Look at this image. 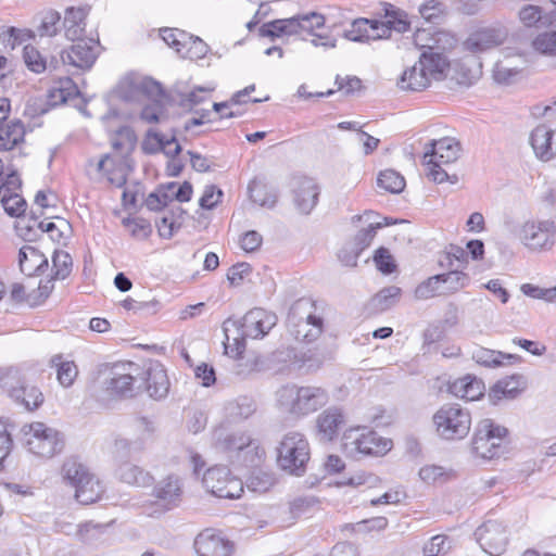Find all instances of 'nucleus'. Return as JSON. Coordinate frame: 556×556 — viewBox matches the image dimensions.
<instances>
[{"mask_svg":"<svg viewBox=\"0 0 556 556\" xmlns=\"http://www.w3.org/2000/svg\"><path fill=\"white\" fill-rule=\"evenodd\" d=\"M328 401L329 396L326 390L314 386L286 384L276 391L278 408L296 418L315 413Z\"/></svg>","mask_w":556,"mask_h":556,"instance_id":"nucleus-1","label":"nucleus"},{"mask_svg":"<svg viewBox=\"0 0 556 556\" xmlns=\"http://www.w3.org/2000/svg\"><path fill=\"white\" fill-rule=\"evenodd\" d=\"M0 388L17 405L35 410L43 403L41 390L31 384L21 366L0 367Z\"/></svg>","mask_w":556,"mask_h":556,"instance_id":"nucleus-2","label":"nucleus"},{"mask_svg":"<svg viewBox=\"0 0 556 556\" xmlns=\"http://www.w3.org/2000/svg\"><path fill=\"white\" fill-rule=\"evenodd\" d=\"M430 149L425 152L424 165L427 167V176L437 184L450 181L456 184L458 177L456 175H448L442 168L443 165H448L455 162L460 152L459 143L453 138H442L433 141Z\"/></svg>","mask_w":556,"mask_h":556,"instance_id":"nucleus-3","label":"nucleus"},{"mask_svg":"<svg viewBox=\"0 0 556 556\" xmlns=\"http://www.w3.org/2000/svg\"><path fill=\"white\" fill-rule=\"evenodd\" d=\"M438 437L444 441H458L466 438L471 428V415L459 404H444L432 416Z\"/></svg>","mask_w":556,"mask_h":556,"instance_id":"nucleus-4","label":"nucleus"},{"mask_svg":"<svg viewBox=\"0 0 556 556\" xmlns=\"http://www.w3.org/2000/svg\"><path fill=\"white\" fill-rule=\"evenodd\" d=\"M429 35L430 34L425 29L417 30L415 34V43L422 49L418 61L425 67L426 73H428L432 81L442 80L448 72L450 62L446 55L441 51L445 49V47H440L439 43L443 40L452 41L453 38L450 37L447 33L438 31L432 38H429L432 43H424Z\"/></svg>","mask_w":556,"mask_h":556,"instance_id":"nucleus-5","label":"nucleus"},{"mask_svg":"<svg viewBox=\"0 0 556 556\" xmlns=\"http://www.w3.org/2000/svg\"><path fill=\"white\" fill-rule=\"evenodd\" d=\"M121 96L126 100H136L140 94L151 102L144 104L141 118L147 123H157L164 116V91L162 86L150 78L138 81H124L119 87Z\"/></svg>","mask_w":556,"mask_h":556,"instance_id":"nucleus-6","label":"nucleus"},{"mask_svg":"<svg viewBox=\"0 0 556 556\" xmlns=\"http://www.w3.org/2000/svg\"><path fill=\"white\" fill-rule=\"evenodd\" d=\"M342 447L348 456L354 458L361 455L378 456L391 448V441L379 437L371 430L357 427L345 431Z\"/></svg>","mask_w":556,"mask_h":556,"instance_id":"nucleus-7","label":"nucleus"},{"mask_svg":"<svg viewBox=\"0 0 556 556\" xmlns=\"http://www.w3.org/2000/svg\"><path fill=\"white\" fill-rule=\"evenodd\" d=\"M309 459L308 442L300 432L287 433L278 448V465L291 475L301 476Z\"/></svg>","mask_w":556,"mask_h":556,"instance_id":"nucleus-8","label":"nucleus"},{"mask_svg":"<svg viewBox=\"0 0 556 556\" xmlns=\"http://www.w3.org/2000/svg\"><path fill=\"white\" fill-rule=\"evenodd\" d=\"M516 235L529 251H549L556 242V224L552 219H528L520 225Z\"/></svg>","mask_w":556,"mask_h":556,"instance_id":"nucleus-9","label":"nucleus"},{"mask_svg":"<svg viewBox=\"0 0 556 556\" xmlns=\"http://www.w3.org/2000/svg\"><path fill=\"white\" fill-rule=\"evenodd\" d=\"M277 324V316L263 308L255 307L249 311L241 320L228 319L224 323L226 340L229 341L230 326L240 331L239 340L243 343L245 338L260 339L267 334Z\"/></svg>","mask_w":556,"mask_h":556,"instance_id":"nucleus-10","label":"nucleus"},{"mask_svg":"<svg viewBox=\"0 0 556 556\" xmlns=\"http://www.w3.org/2000/svg\"><path fill=\"white\" fill-rule=\"evenodd\" d=\"M27 450L42 458H50L61 452L63 444L60 433L43 422H33L23 428Z\"/></svg>","mask_w":556,"mask_h":556,"instance_id":"nucleus-11","label":"nucleus"},{"mask_svg":"<svg viewBox=\"0 0 556 556\" xmlns=\"http://www.w3.org/2000/svg\"><path fill=\"white\" fill-rule=\"evenodd\" d=\"M508 38V30L504 26L491 25L473 28L462 41V51L479 56L504 45Z\"/></svg>","mask_w":556,"mask_h":556,"instance_id":"nucleus-12","label":"nucleus"},{"mask_svg":"<svg viewBox=\"0 0 556 556\" xmlns=\"http://www.w3.org/2000/svg\"><path fill=\"white\" fill-rule=\"evenodd\" d=\"M507 429L496 425L492 419L481 420L472 439V450L477 456L492 459L502 452V444Z\"/></svg>","mask_w":556,"mask_h":556,"instance_id":"nucleus-13","label":"nucleus"},{"mask_svg":"<svg viewBox=\"0 0 556 556\" xmlns=\"http://www.w3.org/2000/svg\"><path fill=\"white\" fill-rule=\"evenodd\" d=\"M203 486L219 498H239L243 493V483L232 476L227 467L216 466L205 471Z\"/></svg>","mask_w":556,"mask_h":556,"instance_id":"nucleus-14","label":"nucleus"},{"mask_svg":"<svg viewBox=\"0 0 556 556\" xmlns=\"http://www.w3.org/2000/svg\"><path fill=\"white\" fill-rule=\"evenodd\" d=\"M140 374V368L135 363L115 364L104 384L105 390L112 396L131 397L135 394V382Z\"/></svg>","mask_w":556,"mask_h":556,"instance_id":"nucleus-15","label":"nucleus"},{"mask_svg":"<svg viewBox=\"0 0 556 556\" xmlns=\"http://www.w3.org/2000/svg\"><path fill=\"white\" fill-rule=\"evenodd\" d=\"M222 445L225 450L237 452L239 459L251 467L257 466L265 454L258 441L245 433L228 434L223 440Z\"/></svg>","mask_w":556,"mask_h":556,"instance_id":"nucleus-16","label":"nucleus"},{"mask_svg":"<svg viewBox=\"0 0 556 556\" xmlns=\"http://www.w3.org/2000/svg\"><path fill=\"white\" fill-rule=\"evenodd\" d=\"M287 325L290 333L298 341L312 342L323 331V319L308 313L302 316L300 306H293L288 315Z\"/></svg>","mask_w":556,"mask_h":556,"instance_id":"nucleus-17","label":"nucleus"},{"mask_svg":"<svg viewBox=\"0 0 556 556\" xmlns=\"http://www.w3.org/2000/svg\"><path fill=\"white\" fill-rule=\"evenodd\" d=\"M475 535L482 549L491 556H500L507 545L505 527L495 520H488L480 526Z\"/></svg>","mask_w":556,"mask_h":556,"instance_id":"nucleus-18","label":"nucleus"},{"mask_svg":"<svg viewBox=\"0 0 556 556\" xmlns=\"http://www.w3.org/2000/svg\"><path fill=\"white\" fill-rule=\"evenodd\" d=\"M98 42L94 40H79L70 49L64 50L61 59L64 65H70L78 70H89L98 58Z\"/></svg>","mask_w":556,"mask_h":556,"instance_id":"nucleus-19","label":"nucleus"},{"mask_svg":"<svg viewBox=\"0 0 556 556\" xmlns=\"http://www.w3.org/2000/svg\"><path fill=\"white\" fill-rule=\"evenodd\" d=\"M320 188L309 177L295 178L292 182L293 203L302 214H309L318 203Z\"/></svg>","mask_w":556,"mask_h":556,"instance_id":"nucleus-20","label":"nucleus"},{"mask_svg":"<svg viewBox=\"0 0 556 556\" xmlns=\"http://www.w3.org/2000/svg\"><path fill=\"white\" fill-rule=\"evenodd\" d=\"M198 556H230L232 543L210 529L202 531L194 541Z\"/></svg>","mask_w":556,"mask_h":556,"instance_id":"nucleus-21","label":"nucleus"},{"mask_svg":"<svg viewBox=\"0 0 556 556\" xmlns=\"http://www.w3.org/2000/svg\"><path fill=\"white\" fill-rule=\"evenodd\" d=\"M182 482L176 476L166 477L154 488L156 503L166 509L177 507L182 500Z\"/></svg>","mask_w":556,"mask_h":556,"instance_id":"nucleus-22","label":"nucleus"},{"mask_svg":"<svg viewBox=\"0 0 556 556\" xmlns=\"http://www.w3.org/2000/svg\"><path fill=\"white\" fill-rule=\"evenodd\" d=\"M530 144L541 161H549L556 155V129L539 125L530 135Z\"/></svg>","mask_w":556,"mask_h":556,"instance_id":"nucleus-23","label":"nucleus"},{"mask_svg":"<svg viewBox=\"0 0 556 556\" xmlns=\"http://www.w3.org/2000/svg\"><path fill=\"white\" fill-rule=\"evenodd\" d=\"M147 391L155 400L164 399L169 391V380L164 366L157 361H151L146 367L144 378Z\"/></svg>","mask_w":556,"mask_h":556,"instance_id":"nucleus-24","label":"nucleus"},{"mask_svg":"<svg viewBox=\"0 0 556 556\" xmlns=\"http://www.w3.org/2000/svg\"><path fill=\"white\" fill-rule=\"evenodd\" d=\"M345 422L341 408L329 407L320 413L316 419L318 437L321 441H332L339 433L340 427Z\"/></svg>","mask_w":556,"mask_h":556,"instance_id":"nucleus-25","label":"nucleus"},{"mask_svg":"<svg viewBox=\"0 0 556 556\" xmlns=\"http://www.w3.org/2000/svg\"><path fill=\"white\" fill-rule=\"evenodd\" d=\"M245 349V343L241 342L239 338H233V343L228 341L225 343L226 354L236 358L235 371L239 376H248L251 372L257 371L260 359L255 356L242 355Z\"/></svg>","mask_w":556,"mask_h":556,"instance_id":"nucleus-26","label":"nucleus"},{"mask_svg":"<svg viewBox=\"0 0 556 556\" xmlns=\"http://www.w3.org/2000/svg\"><path fill=\"white\" fill-rule=\"evenodd\" d=\"M386 34V28H383V33L378 30V21L367 20V18H357L354 20L350 27L344 30V38L351 41H369L382 39Z\"/></svg>","mask_w":556,"mask_h":556,"instance_id":"nucleus-27","label":"nucleus"},{"mask_svg":"<svg viewBox=\"0 0 556 556\" xmlns=\"http://www.w3.org/2000/svg\"><path fill=\"white\" fill-rule=\"evenodd\" d=\"M87 8H67L64 14V31L70 40H78L85 35L86 17L88 15Z\"/></svg>","mask_w":556,"mask_h":556,"instance_id":"nucleus-28","label":"nucleus"},{"mask_svg":"<svg viewBox=\"0 0 556 556\" xmlns=\"http://www.w3.org/2000/svg\"><path fill=\"white\" fill-rule=\"evenodd\" d=\"M432 80L420 62L403 72L397 85L402 90L422 91L431 85Z\"/></svg>","mask_w":556,"mask_h":556,"instance_id":"nucleus-29","label":"nucleus"},{"mask_svg":"<svg viewBox=\"0 0 556 556\" xmlns=\"http://www.w3.org/2000/svg\"><path fill=\"white\" fill-rule=\"evenodd\" d=\"M104 491L103 482L96 473L90 471L76 492H74V497L78 503L89 505L101 500Z\"/></svg>","mask_w":556,"mask_h":556,"instance_id":"nucleus-30","label":"nucleus"},{"mask_svg":"<svg viewBox=\"0 0 556 556\" xmlns=\"http://www.w3.org/2000/svg\"><path fill=\"white\" fill-rule=\"evenodd\" d=\"M25 126L20 119L0 125V150L10 151L24 141Z\"/></svg>","mask_w":556,"mask_h":556,"instance_id":"nucleus-31","label":"nucleus"},{"mask_svg":"<svg viewBox=\"0 0 556 556\" xmlns=\"http://www.w3.org/2000/svg\"><path fill=\"white\" fill-rule=\"evenodd\" d=\"M91 470L76 458H67L61 467L62 481L76 492Z\"/></svg>","mask_w":556,"mask_h":556,"instance_id":"nucleus-32","label":"nucleus"},{"mask_svg":"<svg viewBox=\"0 0 556 556\" xmlns=\"http://www.w3.org/2000/svg\"><path fill=\"white\" fill-rule=\"evenodd\" d=\"M484 384L476 377L465 376L455 380L451 386V392L466 401H476L483 395Z\"/></svg>","mask_w":556,"mask_h":556,"instance_id":"nucleus-33","label":"nucleus"},{"mask_svg":"<svg viewBox=\"0 0 556 556\" xmlns=\"http://www.w3.org/2000/svg\"><path fill=\"white\" fill-rule=\"evenodd\" d=\"M116 476L121 481L138 486L148 485L152 481V477L149 472L127 460H123L118 464Z\"/></svg>","mask_w":556,"mask_h":556,"instance_id":"nucleus-34","label":"nucleus"},{"mask_svg":"<svg viewBox=\"0 0 556 556\" xmlns=\"http://www.w3.org/2000/svg\"><path fill=\"white\" fill-rule=\"evenodd\" d=\"M472 358L482 366L485 367H498L506 363L511 364L519 362L520 357L516 354L503 353L485 348H479L472 353Z\"/></svg>","mask_w":556,"mask_h":556,"instance_id":"nucleus-35","label":"nucleus"},{"mask_svg":"<svg viewBox=\"0 0 556 556\" xmlns=\"http://www.w3.org/2000/svg\"><path fill=\"white\" fill-rule=\"evenodd\" d=\"M79 93L80 92L72 78H60L49 90V103L51 105H59L67 102L68 100L75 97H78Z\"/></svg>","mask_w":556,"mask_h":556,"instance_id":"nucleus-36","label":"nucleus"},{"mask_svg":"<svg viewBox=\"0 0 556 556\" xmlns=\"http://www.w3.org/2000/svg\"><path fill=\"white\" fill-rule=\"evenodd\" d=\"M18 264L22 273L31 275L42 266H48V260L34 247L25 245L18 252Z\"/></svg>","mask_w":556,"mask_h":556,"instance_id":"nucleus-37","label":"nucleus"},{"mask_svg":"<svg viewBox=\"0 0 556 556\" xmlns=\"http://www.w3.org/2000/svg\"><path fill=\"white\" fill-rule=\"evenodd\" d=\"M36 33L40 37H53L60 29L61 14L52 9L39 12L36 17Z\"/></svg>","mask_w":556,"mask_h":556,"instance_id":"nucleus-38","label":"nucleus"},{"mask_svg":"<svg viewBox=\"0 0 556 556\" xmlns=\"http://www.w3.org/2000/svg\"><path fill=\"white\" fill-rule=\"evenodd\" d=\"M384 21H378V30L383 33V28H386V34L383 38H388L391 34V30H395L397 33H404L407 30L409 23L406 21V14L401 11H396L392 5L386 9Z\"/></svg>","mask_w":556,"mask_h":556,"instance_id":"nucleus-39","label":"nucleus"},{"mask_svg":"<svg viewBox=\"0 0 556 556\" xmlns=\"http://www.w3.org/2000/svg\"><path fill=\"white\" fill-rule=\"evenodd\" d=\"M51 365L56 369V379L64 388L73 386L78 376V368L72 361H65L62 355H54Z\"/></svg>","mask_w":556,"mask_h":556,"instance_id":"nucleus-40","label":"nucleus"},{"mask_svg":"<svg viewBox=\"0 0 556 556\" xmlns=\"http://www.w3.org/2000/svg\"><path fill=\"white\" fill-rule=\"evenodd\" d=\"M144 150L149 152H154L156 150H162L168 156H176L180 153L181 147L173 137L172 139H165L164 136L159 134L148 132V138L143 142Z\"/></svg>","mask_w":556,"mask_h":556,"instance_id":"nucleus-41","label":"nucleus"},{"mask_svg":"<svg viewBox=\"0 0 556 556\" xmlns=\"http://www.w3.org/2000/svg\"><path fill=\"white\" fill-rule=\"evenodd\" d=\"M521 391L520 380L517 377H509L497 381L490 390L489 396L496 404L503 399H515Z\"/></svg>","mask_w":556,"mask_h":556,"instance_id":"nucleus-42","label":"nucleus"},{"mask_svg":"<svg viewBox=\"0 0 556 556\" xmlns=\"http://www.w3.org/2000/svg\"><path fill=\"white\" fill-rule=\"evenodd\" d=\"M401 294V288L389 286L376 293L370 304L376 311L383 312L394 306L400 301Z\"/></svg>","mask_w":556,"mask_h":556,"instance_id":"nucleus-43","label":"nucleus"},{"mask_svg":"<svg viewBox=\"0 0 556 556\" xmlns=\"http://www.w3.org/2000/svg\"><path fill=\"white\" fill-rule=\"evenodd\" d=\"M73 269V260L68 252L55 250L52 255V279L63 280L67 278Z\"/></svg>","mask_w":556,"mask_h":556,"instance_id":"nucleus-44","label":"nucleus"},{"mask_svg":"<svg viewBox=\"0 0 556 556\" xmlns=\"http://www.w3.org/2000/svg\"><path fill=\"white\" fill-rule=\"evenodd\" d=\"M161 37L178 54L185 53V48H187L192 39V35L177 28L162 29Z\"/></svg>","mask_w":556,"mask_h":556,"instance_id":"nucleus-45","label":"nucleus"},{"mask_svg":"<svg viewBox=\"0 0 556 556\" xmlns=\"http://www.w3.org/2000/svg\"><path fill=\"white\" fill-rule=\"evenodd\" d=\"M440 283L443 285V293H455L469 283V276L459 270H451L446 274L438 275Z\"/></svg>","mask_w":556,"mask_h":556,"instance_id":"nucleus-46","label":"nucleus"},{"mask_svg":"<svg viewBox=\"0 0 556 556\" xmlns=\"http://www.w3.org/2000/svg\"><path fill=\"white\" fill-rule=\"evenodd\" d=\"M378 186L391 193H400L405 188V179L400 173L386 169L378 176Z\"/></svg>","mask_w":556,"mask_h":556,"instance_id":"nucleus-47","label":"nucleus"},{"mask_svg":"<svg viewBox=\"0 0 556 556\" xmlns=\"http://www.w3.org/2000/svg\"><path fill=\"white\" fill-rule=\"evenodd\" d=\"M143 441L140 440H129L126 438H116L113 444V454L115 459L121 463L126 460L132 453L138 452L142 448Z\"/></svg>","mask_w":556,"mask_h":556,"instance_id":"nucleus-48","label":"nucleus"},{"mask_svg":"<svg viewBox=\"0 0 556 556\" xmlns=\"http://www.w3.org/2000/svg\"><path fill=\"white\" fill-rule=\"evenodd\" d=\"M255 409V401L250 396H239L227 405L229 415L236 418H249Z\"/></svg>","mask_w":556,"mask_h":556,"instance_id":"nucleus-49","label":"nucleus"},{"mask_svg":"<svg viewBox=\"0 0 556 556\" xmlns=\"http://www.w3.org/2000/svg\"><path fill=\"white\" fill-rule=\"evenodd\" d=\"M212 89L198 87L189 92L180 91L177 88V92L179 93V103L182 108L192 110L195 105L206 101L210 98Z\"/></svg>","mask_w":556,"mask_h":556,"instance_id":"nucleus-50","label":"nucleus"},{"mask_svg":"<svg viewBox=\"0 0 556 556\" xmlns=\"http://www.w3.org/2000/svg\"><path fill=\"white\" fill-rule=\"evenodd\" d=\"M496 62L503 64L504 66L514 68V72L523 76V72L528 64V59L526 54L521 52L507 49L502 52L501 58Z\"/></svg>","mask_w":556,"mask_h":556,"instance_id":"nucleus-51","label":"nucleus"},{"mask_svg":"<svg viewBox=\"0 0 556 556\" xmlns=\"http://www.w3.org/2000/svg\"><path fill=\"white\" fill-rule=\"evenodd\" d=\"M98 170L103 173L110 184L122 187L126 182V177L122 170L112 169L113 160L110 155L105 154L98 161Z\"/></svg>","mask_w":556,"mask_h":556,"instance_id":"nucleus-52","label":"nucleus"},{"mask_svg":"<svg viewBox=\"0 0 556 556\" xmlns=\"http://www.w3.org/2000/svg\"><path fill=\"white\" fill-rule=\"evenodd\" d=\"M301 24V36L315 35L316 30L325 26V16L317 12H309L306 14H299Z\"/></svg>","mask_w":556,"mask_h":556,"instance_id":"nucleus-53","label":"nucleus"},{"mask_svg":"<svg viewBox=\"0 0 556 556\" xmlns=\"http://www.w3.org/2000/svg\"><path fill=\"white\" fill-rule=\"evenodd\" d=\"M532 46L541 54L556 56V31L540 34L533 40Z\"/></svg>","mask_w":556,"mask_h":556,"instance_id":"nucleus-54","label":"nucleus"},{"mask_svg":"<svg viewBox=\"0 0 556 556\" xmlns=\"http://www.w3.org/2000/svg\"><path fill=\"white\" fill-rule=\"evenodd\" d=\"M23 59L28 67L34 73L40 74L46 71L47 62L41 53L33 46H26L23 50Z\"/></svg>","mask_w":556,"mask_h":556,"instance_id":"nucleus-55","label":"nucleus"},{"mask_svg":"<svg viewBox=\"0 0 556 556\" xmlns=\"http://www.w3.org/2000/svg\"><path fill=\"white\" fill-rule=\"evenodd\" d=\"M492 78L498 85H511L519 81L522 75L514 72V68L495 62L492 68Z\"/></svg>","mask_w":556,"mask_h":556,"instance_id":"nucleus-56","label":"nucleus"},{"mask_svg":"<svg viewBox=\"0 0 556 556\" xmlns=\"http://www.w3.org/2000/svg\"><path fill=\"white\" fill-rule=\"evenodd\" d=\"M440 278L438 275L428 278L417 286L415 289V298L417 300H427L438 294H442L443 291L440 290Z\"/></svg>","mask_w":556,"mask_h":556,"instance_id":"nucleus-57","label":"nucleus"},{"mask_svg":"<svg viewBox=\"0 0 556 556\" xmlns=\"http://www.w3.org/2000/svg\"><path fill=\"white\" fill-rule=\"evenodd\" d=\"M249 190L253 202L269 208L275 206L278 197L274 190H267L263 186L250 187Z\"/></svg>","mask_w":556,"mask_h":556,"instance_id":"nucleus-58","label":"nucleus"},{"mask_svg":"<svg viewBox=\"0 0 556 556\" xmlns=\"http://www.w3.org/2000/svg\"><path fill=\"white\" fill-rule=\"evenodd\" d=\"M374 262L382 274L389 275L396 269V264L390 251L383 247L376 250L374 255Z\"/></svg>","mask_w":556,"mask_h":556,"instance_id":"nucleus-59","label":"nucleus"},{"mask_svg":"<svg viewBox=\"0 0 556 556\" xmlns=\"http://www.w3.org/2000/svg\"><path fill=\"white\" fill-rule=\"evenodd\" d=\"M451 545L445 535H434L427 542L422 548L425 556H439L445 554Z\"/></svg>","mask_w":556,"mask_h":556,"instance_id":"nucleus-60","label":"nucleus"},{"mask_svg":"<svg viewBox=\"0 0 556 556\" xmlns=\"http://www.w3.org/2000/svg\"><path fill=\"white\" fill-rule=\"evenodd\" d=\"M4 211L12 217H20L26 210V201L18 194L12 193V197L5 198L1 202Z\"/></svg>","mask_w":556,"mask_h":556,"instance_id":"nucleus-61","label":"nucleus"},{"mask_svg":"<svg viewBox=\"0 0 556 556\" xmlns=\"http://www.w3.org/2000/svg\"><path fill=\"white\" fill-rule=\"evenodd\" d=\"M208 52L207 45L199 37L192 36L190 43L185 48V53L180 55L189 59H202Z\"/></svg>","mask_w":556,"mask_h":556,"instance_id":"nucleus-62","label":"nucleus"},{"mask_svg":"<svg viewBox=\"0 0 556 556\" xmlns=\"http://www.w3.org/2000/svg\"><path fill=\"white\" fill-rule=\"evenodd\" d=\"M419 13L427 22L435 23L443 13V4L437 0H430L420 5Z\"/></svg>","mask_w":556,"mask_h":556,"instance_id":"nucleus-63","label":"nucleus"},{"mask_svg":"<svg viewBox=\"0 0 556 556\" xmlns=\"http://www.w3.org/2000/svg\"><path fill=\"white\" fill-rule=\"evenodd\" d=\"M355 218L358 222H363L366 225V228H372L374 230H378L383 226L393 224V222L389 220L387 217L381 218L372 211H366L363 215L353 217V219Z\"/></svg>","mask_w":556,"mask_h":556,"instance_id":"nucleus-64","label":"nucleus"}]
</instances>
